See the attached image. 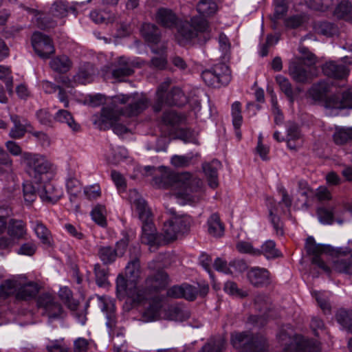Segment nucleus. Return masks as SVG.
I'll return each instance as SVG.
<instances>
[{"mask_svg":"<svg viewBox=\"0 0 352 352\" xmlns=\"http://www.w3.org/2000/svg\"><path fill=\"white\" fill-rule=\"evenodd\" d=\"M89 103L92 107L105 104L101 110L99 121L100 129H106L119 120L121 116H135L148 106V100L142 94H118L106 100L101 94L91 96Z\"/></svg>","mask_w":352,"mask_h":352,"instance_id":"f257e3e1","label":"nucleus"},{"mask_svg":"<svg viewBox=\"0 0 352 352\" xmlns=\"http://www.w3.org/2000/svg\"><path fill=\"white\" fill-rule=\"evenodd\" d=\"M146 176H152V184L159 188L178 190L177 197L189 203L199 201L204 195L202 181L188 172L175 174L164 166H147L144 168Z\"/></svg>","mask_w":352,"mask_h":352,"instance_id":"f03ea898","label":"nucleus"},{"mask_svg":"<svg viewBox=\"0 0 352 352\" xmlns=\"http://www.w3.org/2000/svg\"><path fill=\"white\" fill-rule=\"evenodd\" d=\"M140 264L138 258L129 261L125 267L126 278L122 274H119L116 279V291L120 298L128 296L133 301L142 302L146 298L142 291L138 287L140 277Z\"/></svg>","mask_w":352,"mask_h":352,"instance_id":"7ed1b4c3","label":"nucleus"},{"mask_svg":"<svg viewBox=\"0 0 352 352\" xmlns=\"http://www.w3.org/2000/svg\"><path fill=\"white\" fill-rule=\"evenodd\" d=\"M129 199L142 221V242L151 245L155 244L157 241V233L153 222L151 211L146 201L134 189L129 191Z\"/></svg>","mask_w":352,"mask_h":352,"instance_id":"20e7f679","label":"nucleus"},{"mask_svg":"<svg viewBox=\"0 0 352 352\" xmlns=\"http://www.w3.org/2000/svg\"><path fill=\"white\" fill-rule=\"evenodd\" d=\"M39 289L36 282L20 276L4 280L1 284V298L14 295L17 300L29 301L36 298Z\"/></svg>","mask_w":352,"mask_h":352,"instance_id":"39448f33","label":"nucleus"},{"mask_svg":"<svg viewBox=\"0 0 352 352\" xmlns=\"http://www.w3.org/2000/svg\"><path fill=\"white\" fill-rule=\"evenodd\" d=\"M20 163L26 173L36 182H41L53 171V164L40 153L24 152L21 156Z\"/></svg>","mask_w":352,"mask_h":352,"instance_id":"423d86ee","label":"nucleus"},{"mask_svg":"<svg viewBox=\"0 0 352 352\" xmlns=\"http://www.w3.org/2000/svg\"><path fill=\"white\" fill-rule=\"evenodd\" d=\"M279 343L283 346V352H318L320 344L316 340L307 338L301 335L292 336L286 329H281L278 336Z\"/></svg>","mask_w":352,"mask_h":352,"instance_id":"0eeeda50","label":"nucleus"},{"mask_svg":"<svg viewBox=\"0 0 352 352\" xmlns=\"http://www.w3.org/2000/svg\"><path fill=\"white\" fill-rule=\"evenodd\" d=\"M231 342L241 352H267L269 343L262 334H252L250 332H235L231 336Z\"/></svg>","mask_w":352,"mask_h":352,"instance_id":"6e6552de","label":"nucleus"},{"mask_svg":"<svg viewBox=\"0 0 352 352\" xmlns=\"http://www.w3.org/2000/svg\"><path fill=\"white\" fill-rule=\"evenodd\" d=\"M208 28V23L203 18L199 16L191 18L190 21H185L179 28L177 39L180 45H186L195 38L199 32H206Z\"/></svg>","mask_w":352,"mask_h":352,"instance_id":"1a4fd4ad","label":"nucleus"},{"mask_svg":"<svg viewBox=\"0 0 352 352\" xmlns=\"http://www.w3.org/2000/svg\"><path fill=\"white\" fill-rule=\"evenodd\" d=\"M201 78L209 87H219L227 85L231 80V72L224 63L215 65L210 69H206L201 74Z\"/></svg>","mask_w":352,"mask_h":352,"instance_id":"9d476101","label":"nucleus"},{"mask_svg":"<svg viewBox=\"0 0 352 352\" xmlns=\"http://www.w3.org/2000/svg\"><path fill=\"white\" fill-rule=\"evenodd\" d=\"M173 214V216L164 223L162 229V235L166 241L175 240L179 234L187 232L190 227L189 217Z\"/></svg>","mask_w":352,"mask_h":352,"instance_id":"9b49d317","label":"nucleus"},{"mask_svg":"<svg viewBox=\"0 0 352 352\" xmlns=\"http://www.w3.org/2000/svg\"><path fill=\"white\" fill-rule=\"evenodd\" d=\"M7 233L10 237H1V249H9L16 243V241L25 239L27 234L26 225L21 220L10 219Z\"/></svg>","mask_w":352,"mask_h":352,"instance_id":"f8f14e48","label":"nucleus"},{"mask_svg":"<svg viewBox=\"0 0 352 352\" xmlns=\"http://www.w3.org/2000/svg\"><path fill=\"white\" fill-rule=\"evenodd\" d=\"M142 65V63L138 60H131L125 56H120L113 65L111 75L114 78L120 80L124 77L132 75L135 68L140 67Z\"/></svg>","mask_w":352,"mask_h":352,"instance_id":"ddd939ff","label":"nucleus"},{"mask_svg":"<svg viewBox=\"0 0 352 352\" xmlns=\"http://www.w3.org/2000/svg\"><path fill=\"white\" fill-rule=\"evenodd\" d=\"M37 304L39 308L43 309V314L48 317L49 322L62 317V307L51 295L47 294L41 295L38 298Z\"/></svg>","mask_w":352,"mask_h":352,"instance_id":"4468645a","label":"nucleus"},{"mask_svg":"<svg viewBox=\"0 0 352 352\" xmlns=\"http://www.w3.org/2000/svg\"><path fill=\"white\" fill-rule=\"evenodd\" d=\"M3 175L6 184L3 190L10 198L16 190L15 177L13 173L12 160L8 153L1 151V175Z\"/></svg>","mask_w":352,"mask_h":352,"instance_id":"2eb2a0df","label":"nucleus"},{"mask_svg":"<svg viewBox=\"0 0 352 352\" xmlns=\"http://www.w3.org/2000/svg\"><path fill=\"white\" fill-rule=\"evenodd\" d=\"M32 45L36 54L42 58H48L55 52L52 39L41 32L33 34Z\"/></svg>","mask_w":352,"mask_h":352,"instance_id":"dca6fc26","label":"nucleus"},{"mask_svg":"<svg viewBox=\"0 0 352 352\" xmlns=\"http://www.w3.org/2000/svg\"><path fill=\"white\" fill-rule=\"evenodd\" d=\"M99 300L102 311L106 312V325L109 329V333L110 336L113 337L115 335L119 336L120 334H122V329L118 325L114 311V305L111 300H107L103 297H99Z\"/></svg>","mask_w":352,"mask_h":352,"instance_id":"f3484780","label":"nucleus"},{"mask_svg":"<svg viewBox=\"0 0 352 352\" xmlns=\"http://www.w3.org/2000/svg\"><path fill=\"white\" fill-rule=\"evenodd\" d=\"M169 283L167 274L163 271H158L155 274L148 277L145 282V289L142 291L151 294L153 292H157L164 289Z\"/></svg>","mask_w":352,"mask_h":352,"instance_id":"a211bd4d","label":"nucleus"},{"mask_svg":"<svg viewBox=\"0 0 352 352\" xmlns=\"http://www.w3.org/2000/svg\"><path fill=\"white\" fill-rule=\"evenodd\" d=\"M144 292V294L143 293V294L146 297L144 301L142 302H133L137 304H144L148 300V305L144 311V317L148 321L156 320L160 316V311L162 308V298L157 296L151 297V294L145 291Z\"/></svg>","mask_w":352,"mask_h":352,"instance_id":"6ab92c4d","label":"nucleus"},{"mask_svg":"<svg viewBox=\"0 0 352 352\" xmlns=\"http://www.w3.org/2000/svg\"><path fill=\"white\" fill-rule=\"evenodd\" d=\"M43 201L54 204L63 196L62 189L55 184L48 182L38 192Z\"/></svg>","mask_w":352,"mask_h":352,"instance_id":"aec40b11","label":"nucleus"},{"mask_svg":"<svg viewBox=\"0 0 352 352\" xmlns=\"http://www.w3.org/2000/svg\"><path fill=\"white\" fill-rule=\"evenodd\" d=\"M250 283L254 287L268 285L271 283L270 272L265 268L253 267L248 272Z\"/></svg>","mask_w":352,"mask_h":352,"instance_id":"412c9836","label":"nucleus"},{"mask_svg":"<svg viewBox=\"0 0 352 352\" xmlns=\"http://www.w3.org/2000/svg\"><path fill=\"white\" fill-rule=\"evenodd\" d=\"M289 74L293 80L298 82H306L311 78L310 72L301 62H291L289 66Z\"/></svg>","mask_w":352,"mask_h":352,"instance_id":"4be33fe9","label":"nucleus"},{"mask_svg":"<svg viewBox=\"0 0 352 352\" xmlns=\"http://www.w3.org/2000/svg\"><path fill=\"white\" fill-rule=\"evenodd\" d=\"M221 167V164L217 160L204 163L202 165L203 170L208 179V185L212 188H215L219 185L217 172Z\"/></svg>","mask_w":352,"mask_h":352,"instance_id":"5701e85b","label":"nucleus"},{"mask_svg":"<svg viewBox=\"0 0 352 352\" xmlns=\"http://www.w3.org/2000/svg\"><path fill=\"white\" fill-rule=\"evenodd\" d=\"M32 228L41 242L47 247H52L53 238L50 230L40 221H31Z\"/></svg>","mask_w":352,"mask_h":352,"instance_id":"b1692460","label":"nucleus"},{"mask_svg":"<svg viewBox=\"0 0 352 352\" xmlns=\"http://www.w3.org/2000/svg\"><path fill=\"white\" fill-rule=\"evenodd\" d=\"M322 72L326 76L334 78H344L349 72L344 65L333 61L326 63L322 67Z\"/></svg>","mask_w":352,"mask_h":352,"instance_id":"393cba45","label":"nucleus"},{"mask_svg":"<svg viewBox=\"0 0 352 352\" xmlns=\"http://www.w3.org/2000/svg\"><path fill=\"white\" fill-rule=\"evenodd\" d=\"M327 106L334 109L352 108V91L343 93L342 98L337 96L329 98Z\"/></svg>","mask_w":352,"mask_h":352,"instance_id":"a878e982","label":"nucleus"},{"mask_svg":"<svg viewBox=\"0 0 352 352\" xmlns=\"http://www.w3.org/2000/svg\"><path fill=\"white\" fill-rule=\"evenodd\" d=\"M155 17L158 23L168 28L174 27L178 21L175 14L171 10L167 8H160Z\"/></svg>","mask_w":352,"mask_h":352,"instance_id":"bb28decb","label":"nucleus"},{"mask_svg":"<svg viewBox=\"0 0 352 352\" xmlns=\"http://www.w3.org/2000/svg\"><path fill=\"white\" fill-rule=\"evenodd\" d=\"M10 119L14 124V126L10 131V136L13 138H22L28 128L31 126L30 124L25 119L21 121L19 116L16 115H12Z\"/></svg>","mask_w":352,"mask_h":352,"instance_id":"cd10ccee","label":"nucleus"},{"mask_svg":"<svg viewBox=\"0 0 352 352\" xmlns=\"http://www.w3.org/2000/svg\"><path fill=\"white\" fill-rule=\"evenodd\" d=\"M305 248L307 253L314 256H319L322 254H329L332 251L330 245L317 244L312 236L306 240Z\"/></svg>","mask_w":352,"mask_h":352,"instance_id":"c85d7f7f","label":"nucleus"},{"mask_svg":"<svg viewBox=\"0 0 352 352\" xmlns=\"http://www.w3.org/2000/svg\"><path fill=\"white\" fill-rule=\"evenodd\" d=\"M314 29L316 34L327 37L333 36L338 34V27L327 21L316 22L314 25Z\"/></svg>","mask_w":352,"mask_h":352,"instance_id":"c756f323","label":"nucleus"},{"mask_svg":"<svg viewBox=\"0 0 352 352\" xmlns=\"http://www.w3.org/2000/svg\"><path fill=\"white\" fill-rule=\"evenodd\" d=\"M190 316L188 311L179 305H170L166 310V317L171 320L183 321Z\"/></svg>","mask_w":352,"mask_h":352,"instance_id":"7c9ffc66","label":"nucleus"},{"mask_svg":"<svg viewBox=\"0 0 352 352\" xmlns=\"http://www.w3.org/2000/svg\"><path fill=\"white\" fill-rule=\"evenodd\" d=\"M141 32L147 42L153 44L159 43L160 39V32L155 25L144 23L142 27Z\"/></svg>","mask_w":352,"mask_h":352,"instance_id":"2f4dec72","label":"nucleus"},{"mask_svg":"<svg viewBox=\"0 0 352 352\" xmlns=\"http://www.w3.org/2000/svg\"><path fill=\"white\" fill-rule=\"evenodd\" d=\"M187 102V98L179 87H174L166 96L164 104L182 106Z\"/></svg>","mask_w":352,"mask_h":352,"instance_id":"473e14b6","label":"nucleus"},{"mask_svg":"<svg viewBox=\"0 0 352 352\" xmlns=\"http://www.w3.org/2000/svg\"><path fill=\"white\" fill-rule=\"evenodd\" d=\"M72 62L67 56H59L50 61L51 68L59 73H66L72 67Z\"/></svg>","mask_w":352,"mask_h":352,"instance_id":"72a5a7b5","label":"nucleus"},{"mask_svg":"<svg viewBox=\"0 0 352 352\" xmlns=\"http://www.w3.org/2000/svg\"><path fill=\"white\" fill-rule=\"evenodd\" d=\"M54 120L66 123L73 131H78L80 129V125L75 122L72 114L67 110L60 109L58 111L54 116Z\"/></svg>","mask_w":352,"mask_h":352,"instance_id":"f704fd0d","label":"nucleus"},{"mask_svg":"<svg viewBox=\"0 0 352 352\" xmlns=\"http://www.w3.org/2000/svg\"><path fill=\"white\" fill-rule=\"evenodd\" d=\"M208 232L217 237L221 236L224 232V227L218 214H212L208 220Z\"/></svg>","mask_w":352,"mask_h":352,"instance_id":"c9c22d12","label":"nucleus"},{"mask_svg":"<svg viewBox=\"0 0 352 352\" xmlns=\"http://www.w3.org/2000/svg\"><path fill=\"white\" fill-rule=\"evenodd\" d=\"M329 91V86L325 82L314 84L309 90V96L314 100H323Z\"/></svg>","mask_w":352,"mask_h":352,"instance_id":"e433bc0d","label":"nucleus"},{"mask_svg":"<svg viewBox=\"0 0 352 352\" xmlns=\"http://www.w3.org/2000/svg\"><path fill=\"white\" fill-rule=\"evenodd\" d=\"M197 10L203 16H211L217 12L218 7L214 0H200Z\"/></svg>","mask_w":352,"mask_h":352,"instance_id":"4c0bfd02","label":"nucleus"},{"mask_svg":"<svg viewBox=\"0 0 352 352\" xmlns=\"http://www.w3.org/2000/svg\"><path fill=\"white\" fill-rule=\"evenodd\" d=\"M336 318L343 328L352 331V311L340 309L337 311Z\"/></svg>","mask_w":352,"mask_h":352,"instance_id":"58836bf2","label":"nucleus"},{"mask_svg":"<svg viewBox=\"0 0 352 352\" xmlns=\"http://www.w3.org/2000/svg\"><path fill=\"white\" fill-rule=\"evenodd\" d=\"M272 204H273L272 199H270V204L272 205ZM269 211H270V221L273 225V227L276 231V234L282 236L284 233L283 228V223L281 222L280 218L276 214L278 213V206L276 207V206H270Z\"/></svg>","mask_w":352,"mask_h":352,"instance_id":"ea45409f","label":"nucleus"},{"mask_svg":"<svg viewBox=\"0 0 352 352\" xmlns=\"http://www.w3.org/2000/svg\"><path fill=\"white\" fill-rule=\"evenodd\" d=\"M334 15L337 18L352 23L351 5L347 1L341 2L336 7Z\"/></svg>","mask_w":352,"mask_h":352,"instance_id":"a19ab883","label":"nucleus"},{"mask_svg":"<svg viewBox=\"0 0 352 352\" xmlns=\"http://www.w3.org/2000/svg\"><path fill=\"white\" fill-rule=\"evenodd\" d=\"M259 250L261 255H264L267 259L275 258L280 256V251L276 248L275 242L272 240L266 241Z\"/></svg>","mask_w":352,"mask_h":352,"instance_id":"79ce46f5","label":"nucleus"},{"mask_svg":"<svg viewBox=\"0 0 352 352\" xmlns=\"http://www.w3.org/2000/svg\"><path fill=\"white\" fill-rule=\"evenodd\" d=\"M1 82L4 84V90L10 96L14 95L13 77L8 67L1 66Z\"/></svg>","mask_w":352,"mask_h":352,"instance_id":"37998d69","label":"nucleus"},{"mask_svg":"<svg viewBox=\"0 0 352 352\" xmlns=\"http://www.w3.org/2000/svg\"><path fill=\"white\" fill-rule=\"evenodd\" d=\"M170 84V79L167 78L163 82H162L158 87L156 92L157 102L153 107L155 111L158 112L162 109V105L164 103L166 100V98L164 97L165 92L166 91Z\"/></svg>","mask_w":352,"mask_h":352,"instance_id":"c03bdc74","label":"nucleus"},{"mask_svg":"<svg viewBox=\"0 0 352 352\" xmlns=\"http://www.w3.org/2000/svg\"><path fill=\"white\" fill-rule=\"evenodd\" d=\"M98 256L104 264H109L113 262L118 255L113 248L102 246L98 250Z\"/></svg>","mask_w":352,"mask_h":352,"instance_id":"a18cd8bd","label":"nucleus"},{"mask_svg":"<svg viewBox=\"0 0 352 352\" xmlns=\"http://www.w3.org/2000/svg\"><path fill=\"white\" fill-rule=\"evenodd\" d=\"M333 140L337 144H343L352 140V128H337L333 134Z\"/></svg>","mask_w":352,"mask_h":352,"instance_id":"49530a36","label":"nucleus"},{"mask_svg":"<svg viewBox=\"0 0 352 352\" xmlns=\"http://www.w3.org/2000/svg\"><path fill=\"white\" fill-rule=\"evenodd\" d=\"M128 152L124 147L111 148L107 157L109 163L117 164L127 157Z\"/></svg>","mask_w":352,"mask_h":352,"instance_id":"de8ad7c7","label":"nucleus"},{"mask_svg":"<svg viewBox=\"0 0 352 352\" xmlns=\"http://www.w3.org/2000/svg\"><path fill=\"white\" fill-rule=\"evenodd\" d=\"M92 219L99 226L104 227L107 226L106 208L104 206L97 205L91 211Z\"/></svg>","mask_w":352,"mask_h":352,"instance_id":"09e8293b","label":"nucleus"},{"mask_svg":"<svg viewBox=\"0 0 352 352\" xmlns=\"http://www.w3.org/2000/svg\"><path fill=\"white\" fill-rule=\"evenodd\" d=\"M276 81L281 91L289 98L291 102H293V89L289 80L283 76L278 75L276 77Z\"/></svg>","mask_w":352,"mask_h":352,"instance_id":"8fccbe9b","label":"nucleus"},{"mask_svg":"<svg viewBox=\"0 0 352 352\" xmlns=\"http://www.w3.org/2000/svg\"><path fill=\"white\" fill-rule=\"evenodd\" d=\"M224 291L229 295L235 296L236 298H245L248 296L247 291L239 288L236 283L232 281H228L225 283Z\"/></svg>","mask_w":352,"mask_h":352,"instance_id":"3c124183","label":"nucleus"},{"mask_svg":"<svg viewBox=\"0 0 352 352\" xmlns=\"http://www.w3.org/2000/svg\"><path fill=\"white\" fill-rule=\"evenodd\" d=\"M36 116L42 125L47 127H52L54 124V117L49 112L47 109H41L36 111Z\"/></svg>","mask_w":352,"mask_h":352,"instance_id":"603ef678","label":"nucleus"},{"mask_svg":"<svg viewBox=\"0 0 352 352\" xmlns=\"http://www.w3.org/2000/svg\"><path fill=\"white\" fill-rule=\"evenodd\" d=\"M225 346V341L219 338L217 340H211L205 344L199 352H221Z\"/></svg>","mask_w":352,"mask_h":352,"instance_id":"864d4df0","label":"nucleus"},{"mask_svg":"<svg viewBox=\"0 0 352 352\" xmlns=\"http://www.w3.org/2000/svg\"><path fill=\"white\" fill-rule=\"evenodd\" d=\"M90 17L96 23H109L115 21V16L109 12L96 10L90 13Z\"/></svg>","mask_w":352,"mask_h":352,"instance_id":"5fc2aeb1","label":"nucleus"},{"mask_svg":"<svg viewBox=\"0 0 352 352\" xmlns=\"http://www.w3.org/2000/svg\"><path fill=\"white\" fill-rule=\"evenodd\" d=\"M236 248L242 254H249L256 256L261 255L260 250L254 248L252 243L248 241H239L236 245Z\"/></svg>","mask_w":352,"mask_h":352,"instance_id":"6e6d98bb","label":"nucleus"},{"mask_svg":"<svg viewBox=\"0 0 352 352\" xmlns=\"http://www.w3.org/2000/svg\"><path fill=\"white\" fill-rule=\"evenodd\" d=\"M23 197L28 204H31L36 198V190L34 185L29 182L23 184Z\"/></svg>","mask_w":352,"mask_h":352,"instance_id":"4d7b16f0","label":"nucleus"},{"mask_svg":"<svg viewBox=\"0 0 352 352\" xmlns=\"http://www.w3.org/2000/svg\"><path fill=\"white\" fill-rule=\"evenodd\" d=\"M67 5L63 1L55 2L50 8V13L56 18L65 17L67 14Z\"/></svg>","mask_w":352,"mask_h":352,"instance_id":"13d9d810","label":"nucleus"},{"mask_svg":"<svg viewBox=\"0 0 352 352\" xmlns=\"http://www.w3.org/2000/svg\"><path fill=\"white\" fill-rule=\"evenodd\" d=\"M59 296L72 310H75L77 308L78 304L73 300L72 293L69 288H60L59 290Z\"/></svg>","mask_w":352,"mask_h":352,"instance_id":"bf43d9fd","label":"nucleus"},{"mask_svg":"<svg viewBox=\"0 0 352 352\" xmlns=\"http://www.w3.org/2000/svg\"><path fill=\"white\" fill-rule=\"evenodd\" d=\"M333 269L338 272L352 275V261L338 260L334 262Z\"/></svg>","mask_w":352,"mask_h":352,"instance_id":"052dcab7","label":"nucleus"},{"mask_svg":"<svg viewBox=\"0 0 352 352\" xmlns=\"http://www.w3.org/2000/svg\"><path fill=\"white\" fill-rule=\"evenodd\" d=\"M317 214L320 222L323 224H331L333 221V213L331 210L320 208L317 210Z\"/></svg>","mask_w":352,"mask_h":352,"instance_id":"680f3d73","label":"nucleus"},{"mask_svg":"<svg viewBox=\"0 0 352 352\" xmlns=\"http://www.w3.org/2000/svg\"><path fill=\"white\" fill-rule=\"evenodd\" d=\"M301 138V133L297 124L288 122L287 126V139L297 141Z\"/></svg>","mask_w":352,"mask_h":352,"instance_id":"e2e57ef3","label":"nucleus"},{"mask_svg":"<svg viewBox=\"0 0 352 352\" xmlns=\"http://www.w3.org/2000/svg\"><path fill=\"white\" fill-rule=\"evenodd\" d=\"M96 283L99 287H105L109 284L107 273L105 269L101 268L98 265L95 266Z\"/></svg>","mask_w":352,"mask_h":352,"instance_id":"0e129e2a","label":"nucleus"},{"mask_svg":"<svg viewBox=\"0 0 352 352\" xmlns=\"http://www.w3.org/2000/svg\"><path fill=\"white\" fill-rule=\"evenodd\" d=\"M314 294L318 304L321 309L324 311V313H330L331 305L329 302L328 297L325 295V294L322 292H315Z\"/></svg>","mask_w":352,"mask_h":352,"instance_id":"69168bd1","label":"nucleus"},{"mask_svg":"<svg viewBox=\"0 0 352 352\" xmlns=\"http://www.w3.org/2000/svg\"><path fill=\"white\" fill-rule=\"evenodd\" d=\"M191 160V157L176 155L172 157L170 162L176 168H184L190 165Z\"/></svg>","mask_w":352,"mask_h":352,"instance_id":"338daca9","label":"nucleus"},{"mask_svg":"<svg viewBox=\"0 0 352 352\" xmlns=\"http://www.w3.org/2000/svg\"><path fill=\"white\" fill-rule=\"evenodd\" d=\"M36 245L34 242L30 241L23 243L17 250V254L28 256H33L36 251Z\"/></svg>","mask_w":352,"mask_h":352,"instance_id":"774afa93","label":"nucleus"}]
</instances>
